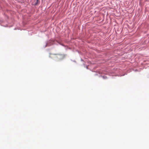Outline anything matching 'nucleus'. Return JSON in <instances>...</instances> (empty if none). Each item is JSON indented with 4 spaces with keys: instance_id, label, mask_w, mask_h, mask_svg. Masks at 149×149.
Returning <instances> with one entry per match:
<instances>
[{
    "instance_id": "f257e3e1",
    "label": "nucleus",
    "mask_w": 149,
    "mask_h": 149,
    "mask_svg": "<svg viewBox=\"0 0 149 149\" xmlns=\"http://www.w3.org/2000/svg\"><path fill=\"white\" fill-rule=\"evenodd\" d=\"M50 57L56 61H60L64 59L65 55L63 54H51Z\"/></svg>"
}]
</instances>
